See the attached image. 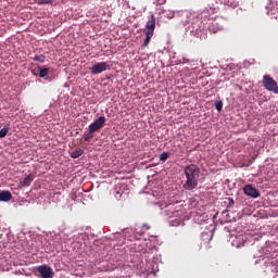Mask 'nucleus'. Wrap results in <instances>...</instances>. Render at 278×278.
Wrapping results in <instances>:
<instances>
[{"instance_id": "18", "label": "nucleus", "mask_w": 278, "mask_h": 278, "mask_svg": "<svg viewBox=\"0 0 278 278\" xmlns=\"http://www.w3.org/2000/svg\"><path fill=\"white\" fill-rule=\"evenodd\" d=\"M37 3L39 5H46V4H49V3H53V0H37Z\"/></svg>"}, {"instance_id": "19", "label": "nucleus", "mask_w": 278, "mask_h": 278, "mask_svg": "<svg viewBox=\"0 0 278 278\" xmlns=\"http://www.w3.org/2000/svg\"><path fill=\"white\" fill-rule=\"evenodd\" d=\"M215 110H217V112H220V110H223V101L215 102Z\"/></svg>"}, {"instance_id": "20", "label": "nucleus", "mask_w": 278, "mask_h": 278, "mask_svg": "<svg viewBox=\"0 0 278 278\" xmlns=\"http://www.w3.org/2000/svg\"><path fill=\"white\" fill-rule=\"evenodd\" d=\"M167 216H169V218H173L175 216H179V211H172V214L167 213Z\"/></svg>"}, {"instance_id": "5", "label": "nucleus", "mask_w": 278, "mask_h": 278, "mask_svg": "<svg viewBox=\"0 0 278 278\" xmlns=\"http://www.w3.org/2000/svg\"><path fill=\"white\" fill-rule=\"evenodd\" d=\"M103 125H105V116H100L90 124L89 131H91V134H94V131H99V129H102Z\"/></svg>"}, {"instance_id": "8", "label": "nucleus", "mask_w": 278, "mask_h": 278, "mask_svg": "<svg viewBox=\"0 0 278 278\" xmlns=\"http://www.w3.org/2000/svg\"><path fill=\"white\" fill-rule=\"evenodd\" d=\"M181 18V24L182 25H188L192 18H194V15L188 11H185L180 15Z\"/></svg>"}, {"instance_id": "4", "label": "nucleus", "mask_w": 278, "mask_h": 278, "mask_svg": "<svg viewBox=\"0 0 278 278\" xmlns=\"http://www.w3.org/2000/svg\"><path fill=\"white\" fill-rule=\"evenodd\" d=\"M110 65L105 62H99L92 65L91 67V75H101V73L108 71Z\"/></svg>"}, {"instance_id": "10", "label": "nucleus", "mask_w": 278, "mask_h": 278, "mask_svg": "<svg viewBox=\"0 0 278 278\" xmlns=\"http://www.w3.org/2000/svg\"><path fill=\"white\" fill-rule=\"evenodd\" d=\"M220 3L227 5L228 8H238L240 0H219Z\"/></svg>"}, {"instance_id": "25", "label": "nucleus", "mask_w": 278, "mask_h": 278, "mask_svg": "<svg viewBox=\"0 0 278 278\" xmlns=\"http://www.w3.org/2000/svg\"><path fill=\"white\" fill-rule=\"evenodd\" d=\"M117 194H119V197H122V195H123V193H121V191H117Z\"/></svg>"}, {"instance_id": "12", "label": "nucleus", "mask_w": 278, "mask_h": 278, "mask_svg": "<svg viewBox=\"0 0 278 278\" xmlns=\"http://www.w3.org/2000/svg\"><path fill=\"white\" fill-rule=\"evenodd\" d=\"M84 155V150L81 149H76L74 152H71V157L73 160H77V157H81Z\"/></svg>"}, {"instance_id": "21", "label": "nucleus", "mask_w": 278, "mask_h": 278, "mask_svg": "<svg viewBox=\"0 0 278 278\" xmlns=\"http://www.w3.org/2000/svg\"><path fill=\"white\" fill-rule=\"evenodd\" d=\"M167 18H175V12L174 11H168L166 14Z\"/></svg>"}, {"instance_id": "26", "label": "nucleus", "mask_w": 278, "mask_h": 278, "mask_svg": "<svg viewBox=\"0 0 278 278\" xmlns=\"http://www.w3.org/2000/svg\"><path fill=\"white\" fill-rule=\"evenodd\" d=\"M230 203L233 204V199L230 200Z\"/></svg>"}, {"instance_id": "24", "label": "nucleus", "mask_w": 278, "mask_h": 278, "mask_svg": "<svg viewBox=\"0 0 278 278\" xmlns=\"http://www.w3.org/2000/svg\"><path fill=\"white\" fill-rule=\"evenodd\" d=\"M166 11L165 10H161L160 12H159V14H164Z\"/></svg>"}, {"instance_id": "17", "label": "nucleus", "mask_w": 278, "mask_h": 278, "mask_svg": "<svg viewBox=\"0 0 278 278\" xmlns=\"http://www.w3.org/2000/svg\"><path fill=\"white\" fill-rule=\"evenodd\" d=\"M170 155V153L168 152H163L161 155H160V161L161 162H166V160H168V156Z\"/></svg>"}, {"instance_id": "2", "label": "nucleus", "mask_w": 278, "mask_h": 278, "mask_svg": "<svg viewBox=\"0 0 278 278\" xmlns=\"http://www.w3.org/2000/svg\"><path fill=\"white\" fill-rule=\"evenodd\" d=\"M155 15L151 14L150 18L148 20L146 24V39L142 43V48L149 47V42H151V39L153 38V34H155Z\"/></svg>"}, {"instance_id": "7", "label": "nucleus", "mask_w": 278, "mask_h": 278, "mask_svg": "<svg viewBox=\"0 0 278 278\" xmlns=\"http://www.w3.org/2000/svg\"><path fill=\"white\" fill-rule=\"evenodd\" d=\"M243 192L247 197H251L252 199H257L260 197V191L255 189L253 185H247L243 188Z\"/></svg>"}, {"instance_id": "15", "label": "nucleus", "mask_w": 278, "mask_h": 278, "mask_svg": "<svg viewBox=\"0 0 278 278\" xmlns=\"http://www.w3.org/2000/svg\"><path fill=\"white\" fill-rule=\"evenodd\" d=\"M94 132H91L90 130L84 135V140L85 142H90V140H92V138L94 137L93 135Z\"/></svg>"}, {"instance_id": "16", "label": "nucleus", "mask_w": 278, "mask_h": 278, "mask_svg": "<svg viewBox=\"0 0 278 278\" xmlns=\"http://www.w3.org/2000/svg\"><path fill=\"white\" fill-rule=\"evenodd\" d=\"M34 62H40L41 64L45 62L46 58L43 54H40V55H35L33 58Z\"/></svg>"}, {"instance_id": "1", "label": "nucleus", "mask_w": 278, "mask_h": 278, "mask_svg": "<svg viewBox=\"0 0 278 278\" xmlns=\"http://www.w3.org/2000/svg\"><path fill=\"white\" fill-rule=\"evenodd\" d=\"M186 176V182L182 185L185 190H194L199 186V177H201V168L199 166L191 164L186 166L184 169Z\"/></svg>"}, {"instance_id": "6", "label": "nucleus", "mask_w": 278, "mask_h": 278, "mask_svg": "<svg viewBox=\"0 0 278 278\" xmlns=\"http://www.w3.org/2000/svg\"><path fill=\"white\" fill-rule=\"evenodd\" d=\"M37 271L42 278H53V269L49 265L38 266Z\"/></svg>"}, {"instance_id": "11", "label": "nucleus", "mask_w": 278, "mask_h": 278, "mask_svg": "<svg viewBox=\"0 0 278 278\" xmlns=\"http://www.w3.org/2000/svg\"><path fill=\"white\" fill-rule=\"evenodd\" d=\"M31 181H34V178L31 177V175L26 176L23 181H21V186H23V188L30 186Z\"/></svg>"}, {"instance_id": "9", "label": "nucleus", "mask_w": 278, "mask_h": 278, "mask_svg": "<svg viewBox=\"0 0 278 278\" xmlns=\"http://www.w3.org/2000/svg\"><path fill=\"white\" fill-rule=\"evenodd\" d=\"M8 201H12V192L8 190L0 191V202L8 203Z\"/></svg>"}, {"instance_id": "23", "label": "nucleus", "mask_w": 278, "mask_h": 278, "mask_svg": "<svg viewBox=\"0 0 278 278\" xmlns=\"http://www.w3.org/2000/svg\"><path fill=\"white\" fill-rule=\"evenodd\" d=\"M38 73H39V71L37 72L36 70H33L31 71V74L35 76V77H38Z\"/></svg>"}, {"instance_id": "3", "label": "nucleus", "mask_w": 278, "mask_h": 278, "mask_svg": "<svg viewBox=\"0 0 278 278\" xmlns=\"http://www.w3.org/2000/svg\"><path fill=\"white\" fill-rule=\"evenodd\" d=\"M263 86L266 90H269V92H275V94H278V86L275 79L270 77L269 75H265L263 77Z\"/></svg>"}, {"instance_id": "22", "label": "nucleus", "mask_w": 278, "mask_h": 278, "mask_svg": "<svg viewBox=\"0 0 278 278\" xmlns=\"http://www.w3.org/2000/svg\"><path fill=\"white\" fill-rule=\"evenodd\" d=\"M166 3V0H156V5H164Z\"/></svg>"}, {"instance_id": "14", "label": "nucleus", "mask_w": 278, "mask_h": 278, "mask_svg": "<svg viewBox=\"0 0 278 278\" xmlns=\"http://www.w3.org/2000/svg\"><path fill=\"white\" fill-rule=\"evenodd\" d=\"M39 70V77L45 78L49 75V68H42V67H38Z\"/></svg>"}, {"instance_id": "13", "label": "nucleus", "mask_w": 278, "mask_h": 278, "mask_svg": "<svg viewBox=\"0 0 278 278\" xmlns=\"http://www.w3.org/2000/svg\"><path fill=\"white\" fill-rule=\"evenodd\" d=\"M8 131H10V126L4 125L2 129H0V138H5L8 136Z\"/></svg>"}]
</instances>
